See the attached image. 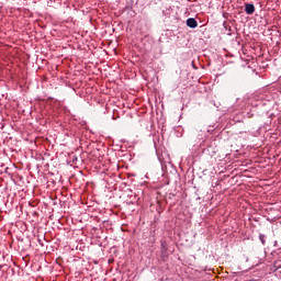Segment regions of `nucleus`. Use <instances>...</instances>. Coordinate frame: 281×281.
<instances>
[{"mask_svg":"<svg viewBox=\"0 0 281 281\" xmlns=\"http://www.w3.org/2000/svg\"><path fill=\"white\" fill-rule=\"evenodd\" d=\"M256 12V7L254 3L246 2L245 3V13L247 15H252Z\"/></svg>","mask_w":281,"mask_h":281,"instance_id":"f257e3e1","label":"nucleus"},{"mask_svg":"<svg viewBox=\"0 0 281 281\" xmlns=\"http://www.w3.org/2000/svg\"><path fill=\"white\" fill-rule=\"evenodd\" d=\"M187 26L194 30L199 26V23L194 18H189L187 19Z\"/></svg>","mask_w":281,"mask_h":281,"instance_id":"f03ea898","label":"nucleus"},{"mask_svg":"<svg viewBox=\"0 0 281 281\" xmlns=\"http://www.w3.org/2000/svg\"><path fill=\"white\" fill-rule=\"evenodd\" d=\"M259 238H260V240H261L262 244L266 243V240H265V235L260 234V235H259Z\"/></svg>","mask_w":281,"mask_h":281,"instance_id":"7ed1b4c3","label":"nucleus"}]
</instances>
